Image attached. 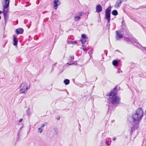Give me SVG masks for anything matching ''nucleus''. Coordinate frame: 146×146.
<instances>
[{"instance_id":"nucleus-4","label":"nucleus","mask_w":146,"mask_h":146,"mask_svg":"<svg viewBox=\"0 0 146 146\" xmlns=\"http://www.w3.org/2000/svg\"><path fill=\"white\" fill-rule=\"evenodd\" d=\"M111 11V7H109L106 10V19L108 21V22H110V12Z\"/></svg>"},{"instance_id":"nucleus-3","label":"nucleus","mask_w":146,"mask_h":146,"mask_svg":"<svg viewBox=\"0 0 146 146\" xmlns=\"http://www.w3.org/2000/svg\"><path fill=\"white\" fill-rule=\"evenodd\" d=\"M20 92L21 94H25L28 90L27 84L25 82H23L20 86Z\"/></svg>"},{"instance_id":"nucleus-37","label":"nucleus","mask_w":146,"mask_h":146,"mask_svg":"<svg viewBox=\"0 0 146 146\" xmlns=\"http://www.w3.org/2000/svg\"><path fill=\"white\" fill-rule=\"evenodd\" d=\"M1 19V16H0V20Z\"/></svg>"},{"instance_id":"nucleus-25","label":"nucleus","mask_w":146,"mask_h":146,"mask_svg":"<svg viewBox=\"0 0 146 146\" xmlns=\"http://www.w3.org/2000/svg\"><path fill=\"white\" fill-rule=\"evenodd\" d=\"M26 113L28 115H29L30 114V109L28 108L26 111Z\"/></svg>"},{"instance_id":"nucleus-15","label":"nucleus","mask_w":146,"mask_h":146,"mask_svg":"<svg viewBox=\"0 0 146 146\" xmlns=\"http://www.w3.org/2000/svg\"><path fill=\"white\" fill-rule=\"evenodd\" d=\"M7 8H4L3 11H2V13H3V15H5L7 14L8 10Z\"/></svg>"},{"instance_id":"nucleus-29","label":"nucleus","mask_w":146,"mask_h":146,"mask_svg":"<svg viewBox=\"0 0 146 146\" xmlns=\"http://www.w3.org/2000/svg\"><path fill=\"white\" fill-rule=\"evenodd\" d=\"M23 120V119L22 118H21L19 120V122H21Z\"/></svg>"},{"instance_id":"nucleus-7","label":"nucleus","mask_w":146,"mask_h":146,"mask_svg":"<svg viewBox=\"0 0 146 146\" xmlns=\"http://www.w3.org/2000/svg\"><path fill=\"white\" fill-rule=\"evenodd\" d=\"M102 7L100 5H98L96 7V11L97 13L101 12L102 10Z\"/></svg>"},{"instance_id":"nucleus-22","label":"nucleus","mask_w":146,"mask_h":146,"mask_svg":"<svg viewBox=\"0 0 146 146\" xmlns=\"http://www.w3.org/2000/svg\"><path fill=\"white\" fill-rule=\"evenodd\" d=\"M124 39L127 41L129 42L130 41H131V40L128 38H127L125 37H124Z\"/></svg>"},{"instance_id":"nucleus-39","label":"nucleus","mask_w":146,"mask_h":146,"mask_svg":"<svg viewBox=\"0 0 146 146\" xmlns=\"http://www.w3.org/2000/svg\"><path fill=\"white\" fill-rule=\"evenodd\" d=\"M127 1V0H125V1Z\"/></svg>"},{"instance_id":"nucleus-32","label":"nucleus","mask_w":146,"mask_h":146,"mask_svg":"<svg viewBox=\"0 0 146 146\" xmlns=\"http://www.w3.org/2000/svg\"><path fill=\"white\" fill-rule=\"evenodd\" d=\"M76 61H74L73 62V63H73V64H75L76 63Z\"/></svg>"},{"instance_id":"nucleus-19","label":"nucleus","mask_w":146,"mask_h":146,"mask_svg":"<svg viewBox=\"0 0 146 146\" xmlns=\"http://www.w3.org/2000/svg\"><path fill=\"white\" fill-rule=\"evenodd\" d=\"M3 16H4V19H5V25H6V19H8V16L7 15H3Z\"/></svg>"},{"instance_id":"nucleus-31","label":"nucleus","mask_w":146,"mask_h":146,"mask_svg":"<svg viewBox=\"0 0 146 146\" xmlns=\"http://www.w3.org/2000/svg\"><path fill=\"white\" fill-rule=\"evenodd\" d=\"M44 124H42L41 126V127H44Z\"/></svg>"},{"instance_id":"nucleus-13","label":"nucleus","mask_w":146,"mask_h":146,"mask_svg":"<svg viewBox=\"0 0 146 146\" xmlns=\"http://www.w3.org/2000/svg\"><path fill=\"white\" fill-rule=\"evenodd\" d=\"M122 3V1L121 0H118L115 4V7H119Z\"/></svg>"},{"instance_id":"nucleus-30","label":"nucleus","mask_w":146,"mask_h":146,"mask_svg":"<svg viewBox=\"0 0 146 146\" xmlns=\"http://www.w3.org/2000/svg\"><path fill=\"white\" fill-rule=\"evenodd\" d=\"M116 138L115 137H114L113 138V141H115V140H116Z\"/></svg>"},{"instance_id":"nucleus-10","label":"nucleus","mask_w":146,"mask_h":146,"mask_svg":"<svg viewBox=\"0 0 146 146\" xmlns=\"http://www.w3.org/2000/svg\"><path fill=\"white\" fill-rule=\"evenodd\" d=\"M5 5L3 6L4 8H7L9 6V0H5Z\"/></svg>"},{"instance_id":"nucleus-18","label":"nucleus","mask_w":146,"mask_h":146,"mask_svg":"<svg viewBox=\"0 0 146 146\" xmlns=\"http://www.w3.org/2000/svg\"><path fill=\"white\" fill-rule=\"evenodd\" d=\"M87 39H82L80 41H81L82 44H83L86 41V40Z\"/></svg>"},{"instance_id":"nucleus-9","label":"nucleus","mask_w":146,"mask_h":146,"mask_svg":"<svg viewBox=\"0 0 146 146\" xmlns=\"http://www.w3.org/2000/svg\"><path fill=\"white\" fill-rule=\"evenodd\" d=\"M78 14L79 16H75L74 17L75 20L76 21H78L80 20V16L82 15V13L81 12H80Z\"/></svg>"},{"instance_id":"nucleus-24","label":"nucleus","mask_w":146,"mask_h":146,"mask_svg":"<svg viewBox=\"0 0 146 146\" xmlns=\"http://www.w3.org/2000/svg\"><path fill=\"white\" fill-rule=\"evenodd\" d=\"M42 130L41 127L39 128L38 129V131L41 133L42 132Z\"/></svg>"},{"instance_id":"nucleus-14","label":"nucleus","mask_w":146,"mask_h":146,"mask_svg":"<svg viewBox=\"0 0 146 146\" xmlns=\"http://www.w3.org/2000/svg\"><path fill=\"white\" fill-rule=\"evenodd\" d=\"M133 43L134 45L136 46L137 45V44H139V42L137 41V40L135 39H132V41H131Z\"/></svg>"},{"instance_id":"nucleus-11","label":"nucleus","mask_w":146,"mask_h":146,"mask_svg":"<svg viewBox=\"0 0 146 146\" xmlns=\"http://www.w3.org/2000/svg\"><path fill=\"white\" fill-rule=\"evenodd\" d=\"M120 61V60H114L112 62V64L114 66H117Z\"/></svg>"},{"instance_id":"nucleus-21","label":"nucleus","mask_w":146,"mask_h":146,"mask_svg":"<svg viewBox=\"0 0 146 146\" xmlns=\"http://www.w3.org/2000/svg\"><path fill=\"white\" fill-rule=\"evenodd\" d=\"M82 39H88L86 37V35L84 34H82Z\"/></svg>"},{"instance_id":"nucleus-1","label":"nucleus","mask_w":146,"mask_h":146,"mask_svg":"<svg viewBox=\"0 0 146 146\" xmlns=\"http://www.w3.org/2000/svg\"><path fill=\"white\" fill-rule=\"evenodd\" d=\"M117 87H115L109 95V98L108 101L111 103L115 107L117 106L120 103L121 98L117 96Z\"/></svg>"},{"instance_id":"nucleus-34","label":"nucleus","mask_w":146,"mask_h":146,"mask_svg":"<svg viewBox=\"0 0 146 146\" xmlns=\"http://www.w3.org/2000/svg\"><path fill=\"white\" fill-rule=\"evenodd\" d=\"M60 119V117H59V118H57V119H58V120H59V119Z\"/></svg>"},{"instance_id":"nucleus-12","label":"nucleus","mask_w":146,"mask_h":146,"mask_svg":"<svg viewBox=\"0 0 146 146\" xmlns=\"http://www.w3.org/2000/svg\"><path fill=\"white\" fill-rule=\"evenodd\" d=\"M18 40L15 36H13V44L14 46H16L18 43Z\"/></svg>"},{"instance_id":"nucleus-27","label":"nucleus","mask_w":146,"mask_h":146,"mask_svg":"<svg viewBox=\"0 0 146 146\" xmlns=\"http://www.w3.org/2000/svg\"><path fill=\"white\" fill-rule=\"evenodd\" d=\"M106 143L108 145H110V143L109 141H106Z\"/></svg>"},{"instance_id":"nucleus-8","label":"nucleus","mask_w":146,"mask_h":146,"mask_svg":"<svg viewBox=\"0 0 146 146\" xmlns=\"http://www.w3.org/2000/svg\"><path fill=\"white\" fill-rule=\"evenodd\" d=\"M24 31L23 29L22 28H19L17 29L16 31V33L18 35L22 34Z\"/></svg>"},{"instance_id":"nucleus-38","label":"nucleus","mask_w":146,"mask_h":146,"mask_svg":"<svg viewBox=\"0 0 146 146\" xmlns=\"http://www.w3.org/2000/svg\"><path fill=\"white\" fill-rule=\"evenodd\" d=\"M56 63H55V64H54V65H56Z\"/></svg>"},{"instance_id":"nucleus-36","label":"nucleus","mask_w":146,"mask_h":146,"mask_svg":"<svg viewBox=\"0 0 146 146\" xmlns=\"http://www.w3.org/2000/svg\"><path fill=\"white\" fill-rule=\"evenodd\" d=\"M118 72L119 73L120 72V71L119 70Z\"/></svg>"},{"instance_id":"nucleus-35","label":"nucleus","mask_w":146,"mask_h":146,"mask_svg":"<svg viewBox=\"0 0 146 146\" xmlns=\"http://www.w3.org/2000/svg\"><path fill=\"white\" fill-rule=\"evenodd\" d=\"M118 72L119 73L120 72V71L119 70Z\"/></svg>"},{"instance_id":"nucleus-20","label":"nucleus","mask_w":146,"mask_h":146,"mask_svg":"<svg viewBox=\"0 0 146 146\" xmlns=\"http://www.w3.org/2000/svg\"><path fill=\"white\" fill-rule=\"evenodd\" d=\"M76 42L74 41H70L68 42V44H76Z\"/></svg>"},{"instance_id":"nucleus-33","label":"nucleus","mask_w":146,"mask_h":146,"mask_svg":"<svg viewBox=\"0 0 146 146\" xmlns=\"http://www.w3.org/2000/svg\"><path fill=\"white\" fill-rule=\"evenodd\" d=\"M2 13V11H0V14H1Z\"/></svg>"},{"instance_id":"nucleus-17","label":"nucleus","mask_w":146,"mask_h":146,"mask_svg":"<svg viewBox=\"0 0 146 146\" xmlns=\"http://www.w3.org/2000/svg\"><path fill=\"white\" fill-rule=\"evenodd\" d=\"M112 14L114 16H116L118 14V12L116 10H113L112 12Z\"/></svg>"},{"instance_id":"nucleus-5","label":"nucleus","mask_w":146,"mask_h":146,"mask_svg":"<svg viewBox=\"0 0 146 146\" xmlns=\"http://www.w3.org/2000/svg\"><path fill=\"white\" fill-rule=\"evenodd\" d=\"M123 33L121 31H116V39L119 40L123 37Z\"/></svg>"},{"instance_id":"nucleus-16","label":"nucleus","mask_w":146,"mask_h":146,"mask_svg":"<svg viewBox=\"0 0 146 146\" xmlns=\"http://www.w3.org/2000/svg\"><path fill=\"white\" fill-rule=\"evenodd\" d=\"M64 82L65 85H67L69 84L70 83V80L68 79H66L64 80Z\"/></svg>"},{"instance_id":"nucleus-23","label":"nucleus","mask_w":146,"mask_h":146,"mask_svg":"<svg viewBox=\"0 0 146 146\" xmlns=\"http://www.w3.org/2000/svg\"><path fill=\"white\" fill-rule=\"evenodd\" d=\"M74 59V57L73 56H71L70 57V59L69 60V61H72Z\"/></svg>"},{"instance_id":"nucleus-26","label":"nucleus","mask_w":146,"mask_h":146,"mask_svg":"<svg viewBox=\"0 0 146 146\" xmlns=\"http://www.w3.org/2000/svg\"><path fill=\"white\" fill-rule=\"evenodd\" d=\"M71 62H72V61H69V62H68L67 63V64H68V65H70L73 64V63H72Z\"/></svg>"},{"instance_id":"nucleus-28","label":"nucleus","mask_w":146,"mask_h":146,"mask_svg":"<svg viewBox=\"0 0 146 146\" xmlns=\"http://www.w3.org/2000/svg\"><path fill=\"white\" fill-rule=\"evenodd\" d=\"M82 48L83 49V50L84 51L86 50V48L85 47L83 48Z\"/></svg>"},{"instance_id":"nucleus-6","label":"nucleus","mask_w":146,"mask_h":146,"mask_svg":"<svg viewBox=\"0 0 146 146\" xmlns=\"http://www.w3.org/2000/svg\"><path fill=\"white\" fill-rule=\"evenodd\" d=\"M60 4L58 0H55L54 1V7L55 9H56L58 6Z\"/></svg>"},{"instance_id":"nucleus-2","label":"nucleus","mask_w":146,"mask_h":146,"mask_svg":"<svg viewBox=\"0 0 146 146\" xmlns=\"http://www.w3.org/2000/svg\"><path fill=\"white\" fill-rule=\"evenodd\" d=\"M143 116V112L142 109L139 108L137 109L135 113L133 115L132 118L133 121H140Z\"/></svg>"}]
</instances>
